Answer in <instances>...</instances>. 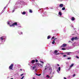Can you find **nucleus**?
Returning a JSON list of instances; mask_svg holds the SVG:
<instances>
[{"label": "nucleus", "mask_w": 79, "mask_h": 79, "mask_svg": "<svg viewBox=\"0 0 79 79\" xmlns=\"http://www.w3.org/2000/svg\"><path fill=\"white\" fill-rule=\"evenodd\" d=\"M37 66H40V68H42L43 67V65L41 64L38 63L34 64V66L36 67Z\"/></svg>", "instance_id": "obj_1"}, {"label": "nucleus", "mask_w": 79, "mask_h": 79, "mask_svg": "<svg viewBox=\"0 0 79 79\" xmlns=\"http://www.w3.org/2000/svg\"><path fill=\"white\" fill-rule=\"evenodd\" d=\"M17 24L18 23L17 22H14L12 25H10V27H13L14 26H18Z\"/></svg>", "instance_id": "obj_2"}, {"label": "nucleus", "mask_w": 79, "mask_h": 79, "mask_svg": "<svg viewBox=\"0 0 79 79\" xmlns=\"http://www.w3.org/2000/svg\"><path fill=\"white\" fill-rule=\"evenodd\" d=\"M13 66H14V64H12L9 67V69H11V70H13Z\"/></svg>", "instance_id": "obj_3"}, {"label": "nucleus", "mask_w": 79, "mask_h": 79, "mask_svg": "<svg viewBox=\"0 0 79 79\" xmlns=\"http://www.w3.org/2000/svg\"><path fill=\"white\" fill-rule=\"evenodd\" d=\"M66 46V44H62V47L64 48Z\"/></svg>", "instance_id": "obj_4"}, {"label": "nucleus", "mask_w": 79, "mask_h": 79, "mask_svg": "<svg viewBox=\"0 0 79 79\" xmlns=\"http://www.w3.org/2000/svg\"><path fill=\"white\" fill-rule=\"evenodd\" d=\"M59 7L60 8H62V7H63V4H61L59 5Z\"/></svg>", "instance_id": "obj_5"}, {"label": "nucleus", "mask_w": 79, "mask_h": 79, "mask_svg": "<svg viewBox=\"0 0 79 79\" xmlns=\"http://www.w3.org/2000/svg\"><path fill=\"white\" fill-rule=\"evenodd\" d=\"M35 60H32L31 61L32 64H34L35 63Z\"/></svg>", "instance_id": "obj_6"}, {"label": "nucleus", "mask_w": 79, "mask_h": 79, "mask_svg": "<svg viewBox=\"0 0 79 79\" xmlns=\"http://www.w3.org/2000/svg\"><path fill=\"white\" fill-rule=\"evenodd\" d=\"M3 37H3V36L1 37L0 38L1 40H4V38H3Z\"/></svg>", "instance_id": "obj_7"}, {"label": "nucleus", "mask_w": 79, "mask_h": 79, "mask_svg": "<svg viewBox=\"0 0 79 79\" xmlns=\"http://www.w3.org/2000/svg\"><path fill=\"white\" fill-rule=\"evenodd\" d=\"M72 21H74L75 20V18L74 17H72L71 19Z\"/></svg>", "instance_id": "obj_8"}, {"label": "nucleus", "mask_w": 79, "mask_h": 79, "mask_svg": "<svg viewBox=\"0 0 79 79\" xmlns=\"http://www.w3.org/2000/svg\"><path fill=\"white\" fill-rule=\"evenodd\" d=\"M74 38L75 39V40H78V39H79V38H77V36H76Z\"/></svg>", "instance_id": "obj_9"}, {"label": "nucleus", "mask_w": 79, "mask_h": 79, "mask_svg": "<svg viewBox=\"0 0 79 79\" xmlns=\"http://www.w3.org/2000/svg\"><path fill=\"white\" fill-rule=\"evenodd\" d=\"M54 53H56V54H57V53H58V51H57L56 50H55L54 52Z\"/></svg>", "instance_id": "obj_10"}, {"label": "nucleus", "mask_w": 79, "mask_h": 79, "mask_svg": "<svg viewBox=\"0 0 79 79\" xmlns=\"http://www.w3.org/2000/svg\"><path fill=\"white\" fill-rule=\"evenodd\" d=\"M59 15L60 16H61V15H62V14L61 13V12H59Z\"/></svg>", "instance_id": "obj_11"}, {"label": "nucleus", "mask_w": 79, "mask_h": 79, "mask_svg": "<svg viewBox=\"0 0 79 79\" xmlns=\"http://www.w3.org/2000/svg\"><path fill=\"white\" fill-rule=\"evenodd\" d=\"M26 13V12L23 11V12H22V15H25Z\"/></svg>", "instance_id": "obj_12"}, {"label": "nucleus", "mask_w": 79, "mask_h": 79, "mask_svg": "<svg viewBox=\"0 0 79 79\" xmlns=\"http://www.w3.org/2000/svg\"><path fill=\"white\" fill-rule=\"evenodd\" d=\"M73 66H74V64H72L70 66V68H72V67H73Z\"/></svg>", "instance_id": "obj_13"}, {"label": "nucleus", "mask_w": 79, "mask_h": 79, "mask_svg": "<svg viewBox=\"0 0 79 79\" xmlns=\"http://www.w3.org/2000/svg\"><path fill=\"white\" fill-rule=\"evenodd\" d=\"M49 70H51V71H52V69L51 67H49Z\"/></svg>", "instance_id": "obj_14"}, {"label": "nucleus", "mask_w": 79, "mask_h": 79, "mask_svg": "<svg viewBox=\"0 0 79 79\" xmlns=\"http://www.w3.org/2000/svg\"><path fill=\"white\" fill-rule=\"evenodd\" d=\"M74 40H75V38H74V37H73V38H72V41H74Z\"/></svg>", "instance_id": "obj_15"}, {"label": "nucleus", "mask_w": 79, "mask_h": 79, "mask_svg": "<svg viewBox=\"0 0 79 79\" xmlns=\"http://www.w3.org/2000/svg\"><path fill=\"white\" fill-rule=\"evenodd\" d=\"M55 40H54L52 42V44H55Z\"/></svg>", "instance_id": "obj_16"}, {"label": "nucleus", "mask_w": 79, "mask_h": 79, "mask_svg": "<svg viewBox=\"0 0 79 79\" xmlns=\"http://www.w3.org/2000/svg\"><path fill=\"white\" fill-rule=\"evenodd\" d=\"M50 36L48 35V37H47L48 39H50Z\"/></svg>", "instance_id": "obj_17"}, {"label": "nucleus", "mask_w": 79, "mask_h": 79, "mask_svg": "<svg viewBox=\"0 0 79 79\" xmlns=\"http://www.w3.org/2000/svg\"><path fill=\"white\" fill-rule=\"evenodd\" d=\"M62 10H65V7H64L62 8Z\"/></svg>", "instance_id": "obj_18"}, {"label": "nucleus", "mask_w": 79, "mask_h": 79, "mask_svg": "<svg viewBox=\"0 0 79 79\" xmlns=\"http://www.w3.org/2000/svg\"><path fill=\"white\" fill-rule=\"evenodd\" d=\"M29 12H30V13H32V10H30Z\"/></svg>", "instance_id": "obj_19"}, {"label": "nucleus", "mask_w": 79, "mask_h": 79, "mask_svg": "<svg viewBox=\"0 0 79 79\" xmlns=\"http://www.w3.org/2000/svg\"><path fill=\"white\" fill-rule=\"evenodd\" d=\"M35 61L36 63H37V62H38V60H37V59H35Z\"/></svg>", "instance_id": "obj_20"}, {"label": "nucleus", "mask_w": 79, "mask_h": 79, "mask_svg": "<svg viewBox=\"0 0 79 79\" xmlns=\"http://www.w3.org/2000/svg\"><path fill=\"white\" fill-rule=\"evenodd\" d=\"M35 68H36V67L35 66L33 67V70H34V69H35Z\"/></svg>", "instance_id": "obj_21"}, {"label": "nucleus", "mask_w": 79, "mask_h": 79, "mask_svg": "<svg viewBox=\"0 0 79 79\" xmlns=\"http://www.w3.org/2000/svg\"><path fill=\"white\" fill-rule=\"evenodd\" d=\"M47 77H48V78H50V77L49 76V75H48L46 76Z\"/></svg>", "instance_id": "obj_22"}, {"label": "nucleus", "mask_w": 79, "mask_h": 79, "mask_svg": "<svg viewBox=\"0 0 79 79\" xmlns=\"http://www.w3.org/2000/svg\"><path fill=\"white\" fill-rule=\"evenodd\" d=\"M62 50H66V48H62Z\"/></svg>", "instance_id": "obj_23"}, {"label": "nucleus", "mask_w": 79, "mask_h": 79, "mask_svg": "<svg viewBox=\"0 0 79 79\" xmlns=\"http://www.w3.org/2000/svg\"><path fill=\"white\" fill-rule=\"evenodd\" d=\"M60 69H61V68H60V67H59L58 68V70L59 71H60Z\"/></svg>", "instance_id": "obj_24"}, {"label": "nucleus", "mask_w": 79, "mask_h": 79, "mask_svg": "<svg viewBox=\"0 0 79 79\" xmlns=\"http://www.w3.org/2000/svg\"><path fill=\"white\" fill-rule=\"evenodd\" d=\"M23 32H20L19 33V34H20V35H21V34H23Z\"/></svg>", "instance_id": "obj_25"}, {"label": "nucleus", "mask_w": 79, "mask_h": 79, "mask_svg": "<svg viewBox=\"0 0 79 79\" xmlns=\"http://www.w3.org/2000/svg\"><path fill=\"white\" fill-rule=\"evenodd\" d=\"M55 39V37H54V36H53L52 37V39Z\"/></svg>", "instance_id": "obj_26"}, {"label": "nucleus", "mask_w": 79, "mask_h": 79, "mask_svg": "<svg viewBox=\"0 0 79 79\" xmlns=\"http://www.w3.org/2000/svg\"><path fill=\"white\" fill-rule=\"evenodd\" d=\"M47 66H45V67L44 68L45 70H46L47 69V68L46 67Z\"/></svg>", "instance_id": "obj_27"}, {"label": "nucleus", "mask_w": 79, "mask_h": 79, "mask_svg": "<svg viewBox=\"0 0 79 79\" xmlns=\"http://www.w3.org/2000/svg\"><path fill=\"white\" fill-rule=\"evenodd\" d=\"M63 57H66V55H64Z\"/></svg>", "instance_id": "obj_28"}, {"label": "nucleus", "mask_w": 79, "mask_h": 79, "mask_svg": "<svg viewBox=\"0 0 79 79\" xmlns=\"http://www.w3.org/2000/svg\"><path fill=\"white\" fill-rule=\"evenodd\" d=\"M9 25H10V24H10V22H8V23H7Z\"/></svg>", "instance_id": "obj_29"}, {"label": "nucleus", "mask_w": 79, "mask_h": 79, "mask_svg": "<svg viewBox=\"0 0 79 79\" xmlns=\"http://www.w3.org/2000/svg\"><path fill=\"white\" fill-rule=\"evenodd\" d=\"M71 57H68L67 59L68 60H70V59H71Z\"/></svg>", "instance_id": "obj_30"}, {"label": "nucleus", "mask_w": 79, "mask_h": 79, "mask_svg": "<svg viewBox=\"0 0 79 79\" xmlns=\"http://www.w3.org/2000/svg\"><path fill=\"white\" fill-rule=\"evenodd\" d=\"M40 62L43 63V64H44V62L42 61H40Z\"/></svg>", "instance_id": "obj_31"}, {"label": "nucleus", "mask_w": 79, "mask_h": 79, "mask_svg": "<svg viewBox=\"0 0 79 79\" xmlns=\"http://www.w3.org/2000/svg\"><path fill=\"white\" fill-rule=\"evenodd\" d=\"M24 76H23L21 78V79H23L24 78Z\"/></svg>", "instance_id": "obj_32"}, {"label": "nucleus", "mask_w": 79, "mask_h": 79, "mask_svg": "<svg viewBox=\"0 0 79 79\" xmlns=\"http://www.w3.org/2000/svg\"><path fill=\"white\" fill-rule=\"evenodd\" d=\"M57 39H58V38H54V40H55Z\"/></svg>", "instance_id": "obj_33"}, {"label": "nucleus", "mask_w": 79, "mask_h": 79, "mask_svg": "<svg viewBox=\"0 0 79 79\" xmlns=\"http://www.w3.org/2000/svg\"><path fill=\"white\" fill-rule=\"evenodd\" d=\"M15 11V10H13L12 11V13H13V12H14V11Z\"/></svg>", "instance_id": "obj_34"}, {"label": "nucleus", "mask_w": 79, "mask_h": 79, "mask_svg": "<svg viewBox=\"0 0 79 79\" xmlns=\"http://www.w3.org/2000/svg\"><path fill=\"white\" fill-rule=\"evenodd\" d=\"M76 57L78 59H79V57H78V56H76Z\"/></svg>", "instance_id": "obj_35"}, {"label": "nucleus", "mask_w": 79, "mask_h": 79, "mask_svg": "<svg viewBox=\"0 0 79 79\" xmlns=\"http://www.w3.org/2000/svg\"><path fill=\"white\" fill-rule=\"evenodd\" d=\"M76 76V74H74L73 75V77H74V76Z\"/></svg>", "instance_id": "obj_36"}, {"label": "nucleus", "mask_w": 79, "mask_h": 79, "mask_svg": "<svg viewBox=\"0 0 79 79\" xmlns=\"http://www.w3.org/2000/svg\"><path fill=\"white\" fill-rule=\"evenodd\" d=\"M24 75V74L23 73L21 75V76H23Z\"/></svg>", "instance_id": "obj_37"}, {"label": "nucleus", "mask_w": 79, "mask_h": 79, "mask_svg": "<svg viewBox=\"0 0 79 79\" xmlns=\"http://www.w3.org/2000/svg\"><path fill=\"white\" fill-rule=\"evenodd\" d=\"M40 75H41V74H38V76H40Z\"/></svg>", "instance_id": "obj_38"}, {"label": "nucleus", "mask_w": 79, "mask_h": 79, "mask_svg": "<svg viewBox=\"0 0 79 79\" xmlns=\"http://www.w3.org/2000/svg\"><path fill=\"white\" fill-rule=\"evenodd\" d=\"M60 54V53H58L56 54V55H59Z\"/></svg>", "instance_id": "obj_39"}, {"label": "nucleus", "mask_w": 79, "mask_h": 79, "mask_svg": "<svg viewBox=\"0 0 79 79\" xmlns=\"http://www.w3.org/2000/svg\"><path fill=\"white\" fill-rule=\"evenodd\" d=\"M57 66H59L60 65H59V64H57Z\"/></svg>", "instance_id": "obj_40"}, {"label": "nucleus", "mask_w": 79, "mask_h": 79, "mask_svg": "<svg viewBox=\"0 0 79 79\" xmlns=\"http://www.w3.org/2000/svg\"><path fill=\"white\" fill-rule=\"evenodd\" d=\"M67 55H70V53H67Z\"/></svg>", "instance_id": "obj_41"}, {"label": "nucleus", "mask_w": 79, "mask_h": 79, "mask_svg": "<svg viewBox=\"0 0 79 79\" xmlns=\"http://www.w3.org/2000/svg\"><path fill=\"white\" fill-rule=\"evenodd\" d=\"M36 75L37 76H38V74H37V73H35Z\"/></svg>", "instance_id": "obj_42"}, {"label": "nucleus", "mask_w": 79, "mask_h": 79, "mask_svg": "<svg viewBox=\"0 0 79 79\" xmlns=\"http://www.w3.org/2000/svg\"><path fill=\"white\" fill-rule=\"evenodd\" d=\"M64 79H67L66 78V77H64Z\"/></svg>", "instance_id": "obj_43"}, {"label": "nucleus", "mask_w": 79, "mask_h": 79, "mask_svg": "<svg viewBox=\"0 0 79 79\" xmlns=\"http://www.w3.org/2000/svg\"><path fill=\"white\" fill-rule=\"evenodd\" d=\"M35 71H37V69L35 70Z\"/></svg>", "instance_id": "obj_44"}, {"label": "nucleus", "mask_w": 79, "mask_h": 79, "mask_svg": "<svg viewBox=\"0 0 79 79\" xmlns=\"http://www.w3.org/2000/svg\"><path fill=\"white\" fill-rule=\"evenodd\" d=\"M61 55H63V53H61Z\"/></svg>", "instance_id": "obj_45"}, {"label": "nucleus", "mask_w": 79, "mask_h": 79, "mask_svg": "<svg viewBox=\"0 0 79 79\" xmlns=\"http://www.w3.org/2000/svg\"><path fill=\"white\" fill-rule=\"evenodd\" d=\"M33 79H35V78L33 77Z\"/></svg>", "instance_id": "obj_46"}, {"label": "nucleus", "mask_w": 79, "mask_h": 79, "mask_svg": "<svg viewBox=\"0 0 79 79\" xmlns=\"http://www.w3.org/2000/svg\"><path fill=\"white\" fill-rule=\"evenodd\" d=\"M20 71H22V69H20Z\"/></svg>", "instance_id": "obj_47"}, {"label": "nucleus", "mask_w": 79, "mask_h": 79, "mask_svg": "<svg viewBox=\"0 0 79 79\" xmlns=\"http://www.w3.org/2000/svg\"><path fill=\"white\" fill-rule=\"evenodd\" d=\"M10 79H13V78H11Z\"/></svg>", "instance_id": "obj_48"}, {"label": "nucleus", "mask_w": 79, "mask_h": 79, "mask_svg": "<svg viewBox=\"0 0 79 79\" xmlns=\"http://www.w3.org/2000/svg\"><path fill=\"white\" fill-rule=\"evenodd\" d=\"M67 53H71V52H67Z\"/></svg>", "instance_id": "obj_49"}, {"label": "nucleus", "mask_w": 79, "mask_h": 79, "mask_svg": "<svg viewBox=\"0 0 79 79\" xmlns=\"http://www.w3.org/2000/svg\"><path fill=\"white\" fill-rule=\"evenodd\" d=\"M6 8V7H5V8Z\"/></svg>", "instance_id": "obj_50"}]
</instances>
